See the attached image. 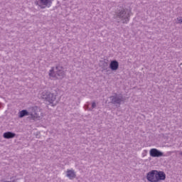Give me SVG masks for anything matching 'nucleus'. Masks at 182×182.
Returning <instances> with one entry per match:
<instances>
[{
    "mask_svg": "<svg viewBox=\"0 0 182 182\" xmlns=\"http://www.w3.org/2000/svg\"><path fill=\"white\" fill-rule=\"evenodd\" d=\"M41 5H44V6H50V4H52V0H40Z\"/></svg>",
    "mask_w": 182,
    "mask_h": 182,
    "instance_id": "8",
    "label": "nucleus"
},
{
    "mask_svg": "<svg viewBox=\"0 0 182 182\" xmlns=\"http://www.w3.org/2000/svg\"><path fill=\"white\" fill-rule=\"evenodd\" d=\"M56 96H58V93L56 92L53 93L43 92L41 97L42 99H46V100L51 105H56V103H58Z\"/></svg>",
    "mask_w": 182,
    "mask_h": 182,
    "instance_id": "3",
    "label": "nucleus"
},
{
    "mask_svg": "<svg viewBox=\"0 0 182 182\" xmlns=\"http://www.w3.org/2000/svg\"><path fill=\"white\" fill-rule=\"evenodd\" d=\"M28 114H29L28 111L23 109L19 112V117H23L24 116H28Z\"/></svg>",
    "mask_w": 182,
    "mask_h": 182,
    "instance_id": "10",
    "label": "nucleus"
},
{
    "mask_svg": "<svg viewBox=\"0 0 182 182\" xmlns=\"http://www.w3.org/2000/svg\"><path fill=\"white\" fill-rule=\"evenodd\" d=\"M67 176H68L70 178H75V177H76V174H75V171L73 170H68L67 171Z\"/></svg>",
    "mask_w": 182,
    "mask_h": 182,
    "instance_id": "9",
    "label": "nucleus"
},
{
    "mask_svg": "<svg viewBox=\"0 0 182 182\" xmlns=\"http://www.w3.org/2000/svg\"><path fill=\"white\" fill-rule=\"evenodd\" d=\"M112 102L114 103H120L122 102V100L121 99H117V98H113L112 99Z\"/></svg>",
    "mask_w": 182,
    "mask_h": 182,
    "instance_id": "11",
    "label": "nucleus"
},
{
    "mask_svg": "<svg viewBox=\"0 0 182 182\" xmlns=\"http://www.w3.org/2000/svg\"><path fill=\"white\" fill-rule=\"evenodd\" d=\"M109 68L112 70H117V69H119V63L116 60L112 61Z\"/></svg>",
    "mask_w": 182,
    "mask_h": 182,
    "instance_id": "6",
    "label": "nucleus"
},
{
    "mask_svg": "<svg viewBox=\"0 0 182 182\" xmlns=\"http://www.w3.org/2000/svg\"><path fill=\"white\" fill-rule=\"evenodd\" d=\"M31 117H32L33 119H35V117H33V115H32V114H31Z\"/></svg>",
    "mask_w": 182,
    "mask_h": 182,
    "instance_id": "14",
    "label": "nucleus"
},
{
    "mask_svg": "<svg viewBox=\"0 0 182 182\" xmlns=\"http://www.w3.org/2000/svg\"><path fill=\"white\" fill-rule=\"evenodd\" d=\"M163 153L156 149H152L150 150V156L151 157H161Z\"/></svg>",
    "mask_w": 182,
    "mask_h": 182,
    "instance_id": "4",
    "label": "nucleus"
},
{
    "mask_svg": "<svg viewBox=\"0 0 182 182\" xmlns=\"http://www.w3.org/2000/svg\"><path fill=\"white\" fill-rule=\"evenodd\" d=\"M146 179L150 182H159L161 180H166V173L163 171L153 170L147 173Z\"/></svg>",
    "mask_w": 182,
    "mask_h": 182,
    "instance_id": "1",
    "label": "nucleus"
},
{
    "mask_svg": "<svg viewBox=\"0 0 182 182\" xmlns=\"http://www.w3.org/2000/svg\"><path fill=\"white\" fill-rule=\"evenodd\" d=\"M3 137L4 139H14V137H15V134L8 132L4 134Z\"/></svg>",
    "mask_w": 182,
    "mask_h": 182,
    "instance_id": "7",
    "label": "nucleus"
},
{
    "mask_svg": "<svg viewBox=\"0 0 182 182\" xmlns=\"http://www.w3.org/2000/svg\"><path fill=\"white\" fill-rule=\"evenodd\" d=\"M92 107H96V102H92Z\"/></svg>",
    "mask_w": 182,
    "mask_h": 182,
    "instance_id": "13",
    "label": "nucleus"
},
{
    "mask_svg": "<svg viewBox=\"0 0 182 182\" xmlns=\"http://www.w3.org/2000/svg\"><path fill=\"white\" fill-rule=\"evenodd\" d=\"M55 70L52 68L50 70L49 76L50 77H52V79H63L65 76V71H63V68L58 65L56 67L55 73L54 71Z\"/></svg>",
    "mask_w": 182,
    "mask_h": 182,
    "instance_id": "2",
    "label": "nucleus"
},
{
    "mask_svg": "<svg viewBox=\"0 0 182 182\" xmlns=\"http://www.w3.org/2000/svg\"><path fill=\"white\" fill-rule=\"evenodd\" d=\"M118 16H119V18H123V19H126V22H129V17L130 16V14H127L126 10H124L118 14Z\"/></svg>",
    "mask_w": 182,
    "mask_h": 182,
    "instance_id": "5",
    "label": "nucleus"
},
{
    "mask_svg": "<svg viewBox=\"0 0 182 182\" xmlns=\"http://www.w3.org/2000/svg\"><path fill=\"white\" fill-rule=\"evenodd\" d=\"M178 23H182V18H178Z\"/></svg>",
    "mask_w": 182,
    "mask_h": 182,
    "instance_id": "12",
    "label": "nucleus"
}]
</instances>
